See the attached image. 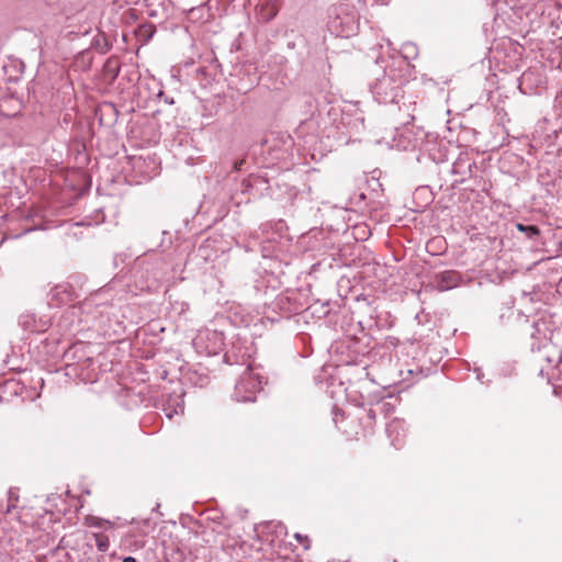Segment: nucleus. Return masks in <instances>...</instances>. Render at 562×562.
Segmentation results:
<instances>
[{
	"label": "nucleus",
	"mask_w": 562,
	"mask_h": 562,
	"mask_svg": "<svg viewBox=\"0 0 562 562\" xmlns=\"http://www.w3.org/2000/svg\"><path fill=\"white\" fill-rule=\"evenodd\" d=\"M404 79L396 69H390L372 85V93L379 103H396L402 97Z\"/></svg>",
	"instance_id": "nucleus-1"
},
{
	"label": "nucleus",
	"mask_w": 562,
	"mask_h": 562,
	"mask_svg": "<svg viewBox=\"0 0 562 562\" xmlns=\"http://www.w3.org/2000/svg\"><path fill=\"white\" fill-rule=\"evenodd\" d=\"M263 378L249 366L245 369L235 385L234 396L238 402L255 401L256 394L261 391Z\"/></svg>",
	"instance_id": "nucleus-2"
},
{
	"label": "nucleus",
	"mask_w": 562,
	"mask_h": 562,
	"mask_svg": "<svg viewBox=\"0 0 562 562\" xmlns=\"http://www.w3.org/2000/svg\"><path fill=\"white\" fill-rule=\"evenodd\" d=\"M460 282V274L453 270L440 272L436 277V288L439 291H448L456 288Z\"/></svg>",
	"instance_id": "nucleus-3"
},
{
	"label": "nucleus",
	"mask_w": 562,
	"mask_h": 562,
	"mask_svg": "<svg viewBox=\"0 0 562 562\" xmlns=\"http://www.w3.org/2000/svg\"><path fill=\"white\" fill-rule=\"evenodd\" d=\"M279 12V5L276 1H266L260 5V18L265 22H270L273 20Z\"/></svg>",
	"instance_id": "nucleus-4"
},
{
	"label": "nucleus",
	"mask_w": 562,
	"mask_h": 562,
	"mask_svg": "<svg viewBox=\"0 0 562 562\" xmlns=\"http://www.w3.org/2000/svg\"><path fill=\"white\" fill-rule=\"evenodd\" d=\"M516 227L519 232L525 233L528 238H533L535 236H538L540 233L539 228L535 225H525L518 223Z\"/></svg>",
	"instance_id": "nucleus-5"
},
{
	"label": "nucleus",
	"mask_w": 562,
	"mask_h": 562,
	"mask_svg": "<svg viewBox=\"0 0 562 562\" xmlns=\"http://www.w3.org/2000/svg\"><path fill=\"white\" fill-rule=\"evenodd\" d=\"M95 544L99 551L106 552L110 546L109 538L104 535H95Z\"/></svg>",
	"instance_id": "nucleus-6"
},
{
	"label": "nucleus",
	"mask_w": 562,
	"mask_h": 562,
	"mask_svg": "<svg viewBox=\"0 0 562 562\" xmlns=\"http://www.w3.org/2000/svg\"><path fill=\"white\" fill-rule=\"evenodd\" d=\"M89 526L102 528L105 524H110L108 520L98 518V517H89L87 518Z\"/></svg>",
	"instance_id": "nucleus-7"
},
{
	"label": "nucleus",
	"mask_w": 562,
	"mask_h": 562,
	"mask_svg": "<svg viewBox=\"0 0 562 562\" xmlns=\"http://www.w3.org/2000/svg\"><path fill=\"white\" fill-rule=\"evenodd\" d=\"M398 427V424L397 423H391L389 426H387V434H389V437H392V434L393 431Z\"/></svg>",
	"instance_id": "nucleus-8"
},
{
	"label": "nucleus",
	"mask_w": 562,
	"mask_h": 562,
	"mask_svg": "<svg viewBox=\"0 0 562 562\" xmlns=\"http://www.w3.org/2000/svg\"><path fill=\"white\" fill-rule=\"evenodd\" d=\"M295 538L300 541V542H306L305 548H308V539L307 537H303L301 533H295Z\"/></svg>",
	"instance_id": "nucleus-9"
},
{
	"label": "nucleus",
	"mask_w": 562,
	"mask_h": 562,
	"mask_svg": "<svg viewBox=\"0 0 562 562\" xmlns=\"http://www.w3.org/2000/svg\"><path fill=\"white\" fill-rule=\"evenodd\" d=\"M530 76H531L530 71H525L521 76V83L525 82L526 80H528Z\"/></svg>",
	"instance_id": "nucleus-10"
},
{
	"label": "nucleus",
	"mask_w": 562,
	"mask_h": 562,
	"mask_svg": "<svg viewBox=\"0 0 562 562\" xmlns=\"http://www.w3.org/2000/svg\"><path fill=\"white\" fill-rule=\"evenodd\" d=\"M122 562H136V560L133 557H126V558L123 559Z\"/></svg>",
	"instance_id": "nucleus-11"
},
{
	"label": "nucleus",
	"mask_w": 562,
	"mask_h": 562,
	"mask_svg": "<svg viewBox=\"0 0 562 562\" xmlns=\"http://www.w3.org/2000/svg\"><path fill=\"white\" fill-rule=\"evenodd\" d=\"M396 441H397V442H395L394 440H392V445H393L394 447H396V448H397V447H400V446H401V442H400L397 439H396Z\"/></svg>",
	"instance_id": "nucleus-12"
},
{
	"label": "nucleus",
	"mask_w": 562,
	"mask_h": 562,
	"mask_svg": "<svg viewBox=\"0 0 562 562\" xmlns=\"http://www.w3.org/2000/svg\"><path fill=\"white\" fill-rule=\"evenodd\" d=\"M9 497H10V499H12V498L16 499L18 498V497L14 496V493L12 491L9 492Z\"/></svg>",
	"instance_id": "nucleus-13"
},
{
	"label": "nucleus",
	"mask_w": 562,
	"mask_h": 562,
	"mask_svg": "<svg viewBox=\"0 0 562 562\" xmlns=\"http://www.w3.org/2000/svg\"><path fill=\"white\" fill-rule=\"evenodd\" d=\"M111 65H112V60H111V59H109V60H108V63H106V66H108V67H111Z\"/></svg>",
	"instance_id": "nucleus-14"
},
{
	"label": "nucleus",
	"mask_w": 562,
	"mask_h": 562,
	"mask_svg": "<svg viewBox=\"0 0 562 562\" xmlns=\"http://www.w3.org/2000/svg\"><path fill=\"white\" fill-rule=\"evenodd\" d=\"M117 71H119V69H117V67L115 66V69H114V76H117Z\"/></svg>",
	"instance_id": "nucleus-15"
}]
</instances>
